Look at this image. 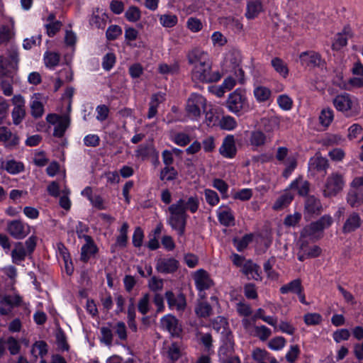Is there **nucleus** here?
I'll list each match as a JSON object with an SVG mask.
<instances>
[{"mask_svg":"<svg viewBox=\"0 0 363 363\" xmlns=\"http://www.w3.org/2000/svg\"><path fill=\"white\" fill-rule=\"evenodd\" d=\"M188 62L193 65L191 79L203 83L217 82L221 78L218 70H212V63L208 55L199 49H194L187 55Z\"/></svg>","mask_w":363,"mask_h":363,"instance_id":"nucleus-1","label":"nucleus"},{"mask_svg":"<svg viewBox=\"0 0 363 363\" xmlns=\"http://www.w3.org/2000/svg\"><path fill=\"white\" fill-rule=\"evenodd\" d=\"M199 206V201L196 196H190L186 201L183 199H179L168 207V224L173 230L177 231L180 236L184 235L188 218L186 210L194 213L197 211Z\"/></svg>","mask_w":363,"mask_h":363,"instance_id":"nucleus-2","label":"nucleus"},{"mask_svg":"<svg viewBox=\"0 0 363 363\" xmlns=\"http://www.w3.org/2000/svg\"><path fill=\"white\" fill-rule=\"evenodd\" d=\"M213 328L223 336V345L219 349L220 357H228L234 350V340L232 332L229 330L227 319L218 316L211 322Z\"/></svg>","mask_w":363,"mask_h":363,"instance_id":"nucleus-3","label":"nucleus"},{"mask_svg":"<svg viewBox=\"0 0 363 363\" xmlns=\"http://www.w3.org/2000/svg\"><path fill=\"white\" fill-rule=\"evenodd\" d=\"M333 222V218L330 215H324L318 220L305 226L301 230V235L303 238H308L311 242H315L322 237L324 229L328 228Z\"/></svg>","mask_w":363,"mask_h":363,"instance_id":"nucleus-4","label":"nucleus"},{"mask_svg":"<svg viewBox=\"0 0 363 363\" xmlns=\"http://www.w3.org/2000/svg\"><path fill=\"white\" fill-rule=\"evenodd\" d=\"M226 107L229 111L240 116L249 110L250 105L245 90L237 89L230 93L225 101Z\"/></svg>","mask_w":363,"mask_h":363,"instance_id":"nucleus-5","label":"nucleus"},{"mask_svg":"<svg viewBox=\"0 0 363 363\" xmlns=\"http://www.w3.org/2000/svg\"><path fill=\"white\" fill-rule=\"evenodd\" d=\"M344 186L343 174L337 172H333L326 179L323 191V196L325 197L335 196L342 191Z\"/></svg>","mask_w":363,"mask_h":363,"instance_id":"nucleus-6","label":"nucleus"},{"mask_svg":"<svg viewBox=\"0 0 363 363\" xmlns=\"http://www.w3.org/2000/svg\"><path fill=\"white\" fill-rule=\"evenodd\" d=\"M206 105V99L201 94H191L187 99L186 112L188 117L196 119L201 116L202 111H205Z\"/></svg>","mask_w":363,"mask_h":363,"instance_id":"nucleus-7","label":"nucleus"},{"mask_svg":"<svg viewBox=\"0 0 363 363\" xmlns=\"http://www.w3.org/2000/svg\"><path fill=\"white\" fill-rule=\"evenodd\" d=\"M47 122L55 125L53 135L57 138H62L69 125V119L67 116L55 113L47 115Z\"/></svg>","mask_w":363,"mask_h":363,"instance_id":"nucleus-8","label":"nucleus"},{"mask_svg":"<svg viewBox=\"0 0 363 363\" xmlns=\"http://www.w3.org/2000/svg\"><path fill=\"white\" fill-rule=\"evenodd\" d=\"M161 328L168 331L173 337H179L182 332V328L179 320L174 315L168 314L160 320Z\"/></svg>","mask_w":363,"mask_h":363,"instance_id":"nucleus-9","label":"nucleus"},{"mask_svg":"<svg viewBox=\"0 0 363 363\" xmlns=\"http://www.w3.org/2000/svg\"><path fill=\"white\" fill-rule=\"evenodd\" d=\"M302 66L308 68H314L323 66L325 63L320 55L313 50L303 52L299 55Z\"/></svg>","mask_w":363,"mask_h":363,"instance_id":"nucleus-10","label":"nucleus"},{"mask_svg":"<svg viewBox=\"0 0 363 363\" xmlns=\"http://www.w3.org/2000/svg\"><path fill=\"white\" fill-rule=\"evenodd\" d=\"M22 303V298L18 295H6L0 300V314L1 315H8L11 313L15 307L20 306Z\"/></svg>","mask_w":363,"mask_h":363,"instance_id":"nucleus-11","label":"nucleus"},{"mask_svg":"<svg viewBox=\"0 0 363 363\" xmlns=\"http://www.w3.org/2000/svg\"><path fill=\"white\" fill-rule=\"evenodd\" d=\"M83 238L86 243L82 247L80 259L86 263L91 257H95L99 249L90 235H83Z\"/></svg>","mask_w":363,"mask_h":363,"instance_id":"nucleus-12","label":"nucleus"},{"mask_svg":"<svg viewBox=\"0 0 363 363\" xmlns=\"http://www.w3.org/2000/svg\"><path fill=\"white\" fill-rule=\"evenodd\" d=\"M7 230L14 238L22 239L28 234L29 226L26 225L20 220H15L8 223Z\"/></svg>","mask_w":363,"mask_h":363,"instance_id":"nucleus-13","label":"nucleus"},{"mask_svg":"<svg viewBox=\"0 0 363 363\" xmlns=\"http://www.w3.org/2000/svg\"><path fill=\"white\" fill-rule=\"evenodd\" d=\"M179 262L174 258H159L156 263V269L162 274H170L179 268Z\"/></svg>","mask_w":363,"mask_h":363,"instance_id":"nucleus-14","label":"nucleus"},{"mask_svg":"<svg viewBox=\"0 0 363 363\" xmlns=\"http://www.w3.org/2000/svg\"><path fill=\"white\" fill-rule=\"evenodd\" d=\"M330 167L329 161L327 158L322 157L320 154L311 157L309 160V170L315 172L323 173L325 175L327 170Z\"/></svg>","mask_w":363,"mask_h":363,"instance_id":"nucleus-15","label":"nucleus"},{"mask_svg":"<svg viewBox=\"0 0 363 363\" xmlns=\"http://www.w3.org/2000/svg\"><path fill=\"white\" fill-rule=\"evenodd\" d=\"M165 298L169 308L171 310L176 309L178 311H183L186 308V298L184 294H180L175 296L171 291L165 293Z\"/></svg>","mask_w":363,"mask_h":363,"instance_id":"nucleus-16","label":"nucleus"},{"mask_svg":"<svg viewBox=\"0 0 363 363\" xmlns=\"http://www.w3.org/2000/svg\"><path fill=\"white\" fill-rule=\"evenodd\" d=\"M362 219L357 212H352L347 217L342 228V232L344 234L351 233L360 228Z\"/></svg>","mask_w":363,"mask_h":363,"instance_id":"nucleus-17","label":"nucleus"},{"mask_svg":"<svg viewBox=\"0 0 363 363\" xmlns=\"http://www.w3.org/2000/svg\"><path fill=\"white\" fill-rule=\"evenodd\" d=\"M194 281L198 290L203 291L209 289L213 284L208 273L204 269H199L194 275Z\"/></svg>","mask_w":363,"mask_h":363,"instance_id":"nucleus-18","label":"nucleus"},{"mask_svg":"<svg viewBox=\"0 0 363 363\" xmlns=\"http://www.w3.org/2000/svg\"><path fill=\"white\" fill-rule=\"evenodd\" d=\"M162 354L169 362L174 363L182 356L181 346L177 342H172L163 348Z\"/></svg>","mask_w":363,"mask_h":363,"instance_id":"nucleus-19","label":"nucleus"},{"mask_svg":"<svg viewBox=\"0 0 363 363\" xmlns=\"http://www.w3.org/2000/svg\"><path fill=\"white\" fill-rule=\"evenodd\" d=\"M219 151L225 157L232 158L235 155L237 150L233 135H229L225 138Z\"/></svg>","mask_w":363,"mask_h":363,"instance_id":"nucleus-20","label":"nucleus"},{"mask_svg":"<svg viewBox=\"0 0 363 363\" xmlns=\"http://www.w3.org/2000/svg\"><path fill=\"white\" fill-rule=\"evenodd\" d=\"M166 100V94L162 91L153 94L149 103L147 118H152L157 113V107Z\"/></svg>","mask_w":363,"mask_h":363,"instance_id":"nucleus-21","label":"nucleus"},{"mask_svg":"<svg viewBox=\"0 0 363 363\" xmlns=\"http://www.w3.org/2000/svg\"><path fill=\"white\" fill-rule=\"evenodd\" d=\"M242 272L248 279L255 280H261V270L258 264L254 263L252 260L246 261L242 265Z\"/></svg>","mask_w":363,"mask_h":363,"instance_id":"nucleus-22","label":"nucleus"},{"mask_svg":"<svg viewBox=\"0 0 363 363\" xmlns=\"http://www.w3.org/2000/svg\"><path fill=\"white\" fill-rule=\"evenodd\" d=\"M333 104L337 111L345 112L352 108L353 101L348 94H340L333 99Z\"/></svg>","mask_w":363,"mask_h":363,"instance_id":"nucleus-23","label":"nucleus"},{"mask_svg":"<svg viewBox=\"0 0 363 363\" xmlns=\"http://www.w3.org/2000/svg\"><path fill=\"white\" fill-rule=\"evenodd\" d=\"M42 99L43 94L40 93L34 94L31 98V115L35 118L41 117L44 113V106L41 101Z\"/></svg>","mask_w":363,"mask_h":363,"instance_id":"nucleus-24","label":"nucleus"},{"mask_svg":"<svg viewBox=\"0 0 363 363\" xmlns=\"http://www.w3.org/2000/svg\"><path fill=\"white\" fill-rule=\"evenodd\" d=\"M347 202L352 208H357L363 204V190L356 188L350 189L347 194Z\"/></svg>","mask_w":363,"mask_h":363,"instance_id":"nucleus-25","label":"nucleus"},{"mask_svg":"<svg viewBox=\"0 0 363 363\" xmlns=\"http://www.w3.org/2000/svg\"><path fill=\"white\" fill-rule=\"evenodd\" d=\"M55 323L56 330L55 332V342L60 351H68L69 349V344L67 341V337L60 326L59 321L55 319Z\"/></svg>","mask_w":363,"mask_h":363,"instance_id":"nucleus-26","label":"nucleus"},{"mask_svg":"<svg viewBox=\"0 0 363 363\" xmlns=\"http://www.w3.org/2000/svg\"><path fill=\"white\" fill-rule=\"evenodd\" d=\"M252 357L256 363H279L275 357L260 348H256L252 351Z\"/></svg>","mask_w":363,"mask_h":363,"instance_id":"nucleus-27","label":"nucleus"},{"mask_svg":"<svg viewBox=\"0 0 363 363\" xmlns=\"http://www.w3.org/2000/svg\"><path fill=\"white\" fill-rule=\"evenodd\" d=\"M263 11V5L260 0L250 1L247 4L245 17L254 19Z\"/></svg>","mask_w":363,"mask_h":363,"instance_id":"nucleus-28","label":"nucleus"},{"mask_svg":"<svg viewBox=\"0 0 363 363\" xmlns=\"http://www.w3.org/2000/svg\"><path fill=\"white\" fill-rule=\"evenodd\" d=\"M219 222L224 226H231L235 224V218L231 209L227 206L220 207L218 212Z\"/></svg>","mask_w":363,"mask_h":363,"instance_id":"nucleus-29","label":"nucleus"},{"mask_svg":"<svg viewBox=\"0 0 363 363\" xmlns=\"http://www.w3.org/2000/svg\"><path fill=\"white\" fill-rule=\"evenodd\" d=\"M18 140V137L13 134L6 127H0V141L5 143L7 147L16 146Z\"/></svg>","mask_w":363,"mask_h":363,"instance_id":"nucleus-30","label":"nucleus"},{"mask_svg":"<svg viewBox=\"0 0 363 363\" xmlns=\"http://www.w3.org/2000/svg\"><path fill=\"white\" fill-rule=\"evenodd\" d=\"M305 210L310 214H319L322 210L320 201L314 196H309L305 201Z\"/></svg>","mask_w":363,"mask_h":363,"instance_id":"nucleus-31","label":"nucleus"},{"mask_svg":"<svg viewBox=\"0 0 363 363\" xmlns=\"http://www.w3.org/2000/svg\"><path fill=\"white\" fill-rule=\"evenodd\" d=\"M33 361L36 362L40 357V363H45L44 355L45 354V342L43 340L36 341L32 346L30 351Z\"/></svg>","mask_w":363,"mask_h":363,"instance_id":"nucleus-32","label":"nucleus"},{"mask_svg":"<svg viewBox=\"0 0 363 363\" xmlns=\"http://www.w3.org/2000/svg\"><path fill=\"white\" fill-rule=\"evenodd\" d=\"M310 184L301 177H298L290 184V189L297 191L300 196H306L309 191Z\"/></svg>","mask_w":363,"mask_h":363,"instance_id":"nucleus-33","label":"nucleus"},{"mask_svg":"<svg viewBox=\"0 0 363 363\" xmlns=\"http://www.w3.org/2000/svg\"><path fill=\"white\" fill-rule=\"evenodd\" d=\"M195 313L199 318H208L213 314L211 306L206 301H201L195 307Z\"/></svg>","mask_w":363,"mask_h":363,"instance_id":"nucleus-34","label":"nucleus"},{"mask_svg":"<svg viewBox=\"0 0 363 363\" xmlns=\"http://www.w3.org/2000/svg\"><path fill=\"white\" fill-rule=\"evenodd\" d=\"M100 332L101 342L107 346H111L113 339L112 325L111 323H108L107 326L101 327L100 328Z\"/></svg>","mask_w":363,"mask_h":363,"instance_id":"nucleus-35","label":"nucleus"},{"mask_svg":"<svg viewBox=\"0 0 363 363\" xmlns=\"http://www.w3.org/2000/svg\"><path fill=\"white\" fill-rule=\"evenodd\" d=\"M107 16L105 13H99L98 9L94 11L89 19V24L96 28H104L106 23Z\"/></svg>","mask_w":363,"mask_h":363,"instance_id":"nucleus-36","label":"nucleus"},{"mask_svg":"<svg viewBox=\"0 0 363 363\" xmlns=\"http://www.w3.org/2000/svg\"><path fill=\"white\" fill-rule=\"evenodd\" d=\"M303 289L301 281L300 279H294L287 284L283 285L280 288V292L283 294L291 292L297 294Z\"/></svg>","mask_w":363,"mask_h":363,"instance_id":"nucleus-37","label":"nucleus"},{"mask_svg":"<svg viewBox=\"0 0 363 363\" xmlns=\"http://www.w3.org/2000/svg\"><path fill=\"white\" fill-rule=\"evenodd\" d=\"M26 256V252L23 243H16L14 249L11 252L13 262H14L16 264H18L24 260Z\"/></svg>","mask_w":363,"mask_h":363,"instance_id":"nucleus-38","label":"nucleus"},{"mask_svg":"<svg viewBox=\"0 0 363 363\" xmlns=\"http://www.w3.org/2000/svg\"><path fill=\"white\" fill-rule=\"evenodd\" d=\"M266 139V135L262 131L256 130L251 132L250 143L252 146L259 147L265 144Z\"/></svg>","mask_w":363,"mask_h":363,"instance_id":"nucleus-39","label":"nucleus"},{"mask_svg":"<svg viewBox=\"0 0 363 363\" xmlns=\"http://www.w3.org/2000/svg\"><path fill=\"white\" fill-rule=\"evenodd\" d=\"M271 95V90L266 86H259L254 89V96L259 102L267 101Z\"/></svg>","mask_w":363,"mask_h":363,"instance_id":"nucleus-40","label":"nucleus"},{"mask_svg":"<svg viewBox=\"0 0 363 363\" xmlns=\"http://www.w3.org/2000/svg\"><path fill=\"white\" fill-rule=\"evenodd\" d=\"M333 118L334 115L332 109L329 108H323L319 116L320 124L324 128H328L332 123Z\"/></svg>","mask_w":363,"mask_h":363,"instance_id":"nucleus-41","label":"nucleus"},{"mask_svg":"<svg viewBox=\"0 0 363 363\" xmlns=\"http://www.w3.org/2000/svg\"><path fill=\"white\" fill-rule=\"evenodd\" d=\"M223 24L235 33H240L243 30V25L240 21L231 16L225 18Z\"/></svg>","mask_w":363,"mask_h":363,"instance_id":"nucleus-42","label":"nucleus"},{"mask_svg":"<svg viewBox=\"0 0 363 363\" xmlns=\"http://www.w3.org/2000/svg\"><path fill=\"white\" fill-rule=\"evenodd\" d=\"M272 66L274 69L284 77L289 74V69L286 64L279 57H274L271 61Z\"/></svg>","mask_w":363,"mask_h":363,"instance_id":"nucleus-43","label":"nucleus"},{"mask_svg":"<svg viewBox=\"0 0 363 363\" xmlns=\"http://www.w3.org/2000/svg\"><path fill=\"white\" fill-rule=\"evenodd\" d=\"M177 171L174 167L165 166L160 172V179L162 181H172L177 178Z\"/></svg>","mask_w":363,"mask_h":363,"instance_id":"nucleus-44","label":"nucleus"},{"mask_svg":"<svg viewBox=\"0 0 363 363\" xmlns=\"http://www.w3.org/2000/svg\"><path fill=\"white\" fill-rule=\"evenodd\" d=\"M158 71L162 74H175L179 71V63L175 62L172 64H160L158 67Z\"/></svg>","mask_w":363,"mask_h":363,"instance_id":"nucleus-45","label":"nucleus"},{"mask_svg":"<svg viewBox=\"0 0 363 363\" xmlns=\"http://www.w3.org/2000/svg\"><path fill=\"white\" fill-rule=\"evenodd\" d=\"M219 125L221 129L227 130H232L237 127L238 123H237V121L235 119V118H233L231 116L228 115V116H223L220 118V120L219 121Z\"/></svg>","mask_w":363,"mask_h":363,"instance_id":"nucleus-46","label":"nucleus"},{"mask_svg":"<svg viewBox=\"0 0 363 363\" xmlns=\"http://www.w3.org/2000/svg\"><path fill=\"white\" fill-rule=\"evenodd\" d=\"M150 308V296L149 294H145L140 298L138 303V311L143 314L146 315Z\"/></svg>","mask_w":363,"mask_h":363,"instance_id":"nucleus-47","label":"nucleus"},{"mask_svg":"<svg viewBox=\"0 0 363 363\" xmlns=\"http://www.w3.org/2000/svg\"><path fill=\"white\" fill-rule=\"evenodd\" d=\"M294 196L291 194L289 192L284 193L283 195H281L280 197L277 199V200L275 201L274 204V209L278 210L283 208L284 207L289 205L293 200Z\"/></svg>","mask_w":363,"mask_h":363,"instance_id":"nucleus-48","label":"nucleus"},{"mask_svg":"<svg viewBox=\"0 0 363 363\" xmlns=\"http://www.w3.org/2000/svg\"><path fill=\"white\" fill-rule=\"evenodd\" d=\"M178 21L177 16L174 14H163L160 16L161 25L166 28L174 27Z\"/></svg>","mask_w":363,"mask_h":363,"instance_id":"nucleus-49","label":"nucleus"},{"mask_svg":"<svg viewBox=\"0 0 363 363\" xmlns=\"http://www.w3.org/2000/svg\"><path fill=\"white\" fill-rule=\"evenodd\" d=\"M5 169L10 174H17L23 171L24 166L22 162L10 160L6 162Z\"/></svg>","mask_w":363,"mask_h":363,"instance_id":"nucleus-50","label":"nucleus"},{"mask_svg":"<svg viewBox=\"0 0 363 363\" xmlns=\"http://www.w3.org/2000/svg\"><path fill=\"white\" fill-rule=\"evenodd\" d=\"M26 115V111L23 106H16L12 111L13 122L15 125H18L23 119Z\"/></svg>","mask_w":363,"mask_h":363,"instance_id":"nucleus-51","label":"nucleus"},{"mask_svg":"<svg viewBox=\"0 0 363 363\" xmlns=\"http://www.w3.org/2000/svg\"><path fill=\"white\" fill-rule=\"evenodd\" d=\"M69 189L65 188L62 190V194L60 198L59 205L65 211H69L71 208V201L69 198Z\"/></svg>","mask_w":363,"mask_h":363,"instance_id":"nucleus-52","label":"nucleus"},{"mask_svg":"<svg viewBox=\"0 0 363 363\" xmlns=\"http://www.w3.org/2000/svg\"><path fill=\"white\" fill-rule=\"evenodd\" d=\"M252 241V235L251 234L245 235L240 240H233V242L239 252L244 250Z\"/></svg>","mask_w":363,"mask_h":363,"instance_id":"nucleus-53","label":"nucleus"},{"mask_svg":"<svg viewBox=\"0 0 363 363\" xmlns=\"http://www.w3.org/2000/svg\"><path fill=\"white\" fill-rule=\"evenodd\" d=\"M303 319L308 325H317L323 320L322 316L317 313H308L304 315Z\"/></svg>","mask_w":363,"mask_h":363,"instance_id":"nucleus-54","label":"nucleus"},{"mask_svg":"<svg viewBox=\"0 0 363 363\" xmlns=\"http://www.w3.org/2000/svg\"><path fill=\"white\" fill-rule=\"evenodd\" d=\"M271 330L265 325L255 327V335L262 341L267 340L271 336Z\"/></svg>","mask_w":363,"mask_h":363,"instance_id":"nucleus-55","label":"nucleus"},{"mask_svg":"<svg viewBox=\"0 0 363 363\" xmlns=\"http://www.w3.org/2000/svg\"><path fill=\"white\" fill-rule=\"evenodd\" d=\"M286 167L282 173V175L285 178H288L291 172L296 169L297 166V161L295 157H290L287 158V160L284 162Z\"/></svg>","mask_w":363,"mask_h":363,"instance_id":"nucleus-56","label":"nucleus"},{"mask_svg":"<svg viewBox=\"0 0 363 363\" xmlns=\"http://www.w3.org/2000/svg\"><path fill=\"white\" fill-rule=\"evenodd\" d=\"M125 17L130 22L138 21L140 18V9L134 6L129 7L125 11Z\"/></svg>","mask_w":363,"mask_h":363,"instance_id":"nucleus-57","label":"nucleus"},{"mask_svg":"<svg viewBox=\"0 0 363 363\" xmlns=\"http://www.w3.org/2000/svg\"><path fill=\"white\" fill-rule=\"evenodd\" d=\"M277 104L281 109L289 111L292 108L293 101L288 95L282 94L278 96Z\"/></svg>","mask_w":363,"mask_h":363,"instance_id":"nucleus-58","label":"nucleus"},{"mask_svg":"<svg viewBox=\"0 0 363 363\" xmlns=\"http://www.w3.org/2000/svg\"><path fill=\"white\" fill-rule=\"evenodd\" d=\"M62 23L60 21H55L47 23V35L49 37L55 36L62 28Z\"/></svg>","mask_w":363,"mask_h":363,"instance_id":"nucleus-59","label":"nucleus"},{"mask_svg":"<svg viewBox=\"0 0 363 363\" xmlns=\"http://www.w3.org/2000/svg\"><path fill=\"white\" fill-rule=\"evenodd\" d=\"M344 140L342 137L340 135H328L323 140V145L324 146H333L342 143Z\"/></svg>","mask_w":363,"mask_h":363,"instance_id":"nucleus-60","label":"nucleus"},{"mask_svg":"<svg viewBox=\"0 0 363 363\" xmlns=\"http://www.w3.org/2000/svg\"><path fill=\"white\" fill-rule=\"evenodd\" d=\"M112 328L114 330L115 333L121 340L125 341L127 340L126 326L123 322H118L115 326L112 327Z\"/></svg>","mask_w":363,"mask_h":363,"instance_id":"nucleus-61","label":"nucleus"},{"mask_svg":"<svg viewBox=\"0 0 363 363\" xmlns=\"http://www.w3.org/2000/svg\"><path fill=\"white\" fill-rule=\"evenodd\" d=\"M122 34V29L117 25H111L106 30V35L108 40H114Z\"/></svg>","mask_w":363,"mask_h":363,"instance_id":"nucleus-62","label":"nucleus"},{"mask_svg":"<svg viewBox=\"0 0 363 363\" xmlns=\"http://www.w3.org/2000/svg\"><path fill=\"white\" fill-rule=\"evenodd\" d=\"M8 350L11 355L17 354L20 352L21 345L13 337H9L6 340Z\"/></svg>","mask_w":363,"mask_h":363,"instance_id":"nucleus-63","label":"nucleus"},{"mask_svg":"<svg viewBox=\"0 0 363 363\" xmlns=\"http://www.w3.org/2000/svg\"><path fill=\"white\" fill-rule=\"evenodd\" d=\"M286 344V340L284 337L279 336L272 338L269 342L268 346L273 350H279L282 349Z\"/></svg>","mask_w":363,"mask_h":363,"instance_id":"nucleus-64","label":"nucleus"}]
</instances>
